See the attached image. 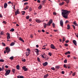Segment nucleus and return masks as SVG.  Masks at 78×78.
I'll use <instances>...</instances> for the list:
<instances>
[{"label":"nucleus","instance_id":"nucleus-28","mask_svg":"<svg viewBox=\"0 0 78 78\" xmlns=\"http://www.w3.org/2000/svg\"><path fill=\"white\" fill-rule=\"evenodd\" d=\"M15 43L14 42H12L10 44V46H13L14 45Z\"/></svg>","mask_w":78,"mask_h":78},{"label":"nucleus","instance_id":"nucleus-10","mask_svg":"<svg viewBox=\"0 0 78 78\" xmlns=\"http://www.w3.org/2000/svg\"><path fill=\"white\" fill-rule=\"evenodd\" d=\"M19 14V9H18L17 10V11L16 12H15V15L16 16H17V14Z\"/></svg>","mask_w":78,"mask_h":78},{"label":"nucleus","instance_id":"nucleus-12","mask_svg":"<svg viewBox=\"0 0 78 78\" xmlns=\"http://www.w3.org/2000/svg\"><path fill=\"white\" fill-rule=\"evenodd\" d=\"M73 43L74 44H75V45L76 46V41H75V40H74L73 41Z\"/></svg>","mask_w":78,"mask_h":78},{"label":"nucleus","instance_id":"nucleus-9","mask_svg":"<svg viewBox=\"0 0 78 78\" xmlns=\"http://www.w3.org/2000/svg\"><path fill=\"white\" fill-rule=\"evenodd\" d=\"M47 65H48V62H45L43 63V66H46Z\"/></svg>","mask_w":78,"mask_h":78},{"label":"nucleus","instance_id":"nucleus-3","mask_svg":"<svg viewBox=\"0 0 78 78\" xmlns=\"http://www.w3.org/2000/svg\"><path fill=\"white\" fill-rule=\"evenodd\" d=\"M6 72L5 74V76H7L8 75H9V73H10V72H11V70L9 69L6 71Z\"/></svg>","mask_w":78,"mask_h":78},{"label":"nucleus","instance_id":"nucleus-23","mask_svg":"<svg viewBox=\"0 0 78 78\" xmlns=\"http://www.w3.org/2000/svg\"><path fill=\"white\" fill-rule=\"evenodd\" d=\"M12 71L13 73H15V72L16 71V69H13L12 70Z\"/></svg>","mask_w":78,"mask_h":78},{"label":"nucleus","instance_id":"nucleus-6","mask_svg":"<svg viewBox=\"0 0 78 78\" xmlns=\"http://www.w3.org/2000/svg\"><path fill=\"white\" fill-rule=\"evenodd\" d=\"M22 69L25 72H27V70H28V69L27 68V67H25V66H24L22 67Z\"/></svg>","mask_w":78,"mask_h":78},{"label":"nucleus","instance_id":"nucleus-29","mask_svg":"<svg viewBox=\"0 0 78 78\" xmlns=\"http://www.w3.org/2000/svg\"><path fill=\"white\" fill-rule=\"evenodd\" d=\"M73 24H74V25H76V26L77 25V24H76V21H75V22H74L73 23Z\"/></svg>","mask_w":78,"mask_h":78},{"label":"nucleus","instance_id":"nucleus-25","mask_svg":"<svg viewBox=\"0 0 78 78\" xmlns=\"http://www.w3.org/2000/svg\"><path fill=\"white\" fill-rule=\"evenodd\" d=\"M64 0L65 1H66L67 4H68V3H69V0Z\"/></svg>","mask_w":78,"mask_h":78},{"label":"nucleus","instance_id":"nucleus-5","mask_svg":"<svg viewBox=\"0 0 78 78\" xmlns=\"http://www.w3.org/2000/svg\"><path fill=\"white\" fill-rule=\"evenodd\" d=\"M60 26L62 27H64V26H63V21H62V20H61L60 21Z\"/></svg>","mask_w":78,"mask_h":78},{"label":"nucleus","instance_id":"nucleus-1","mask_svg":"<svg viewBox=\"0 0 78 78\" xmlns=\"http://www.w3.org/2000/svg\"><path fill=\"white\" fill-rule=\"evenodd\" d=\"M62 16L65 19H67L68 18V16H69V13L70 12L67 10L64 9H62Z\"/></svg>","mask_w":78,"mask_h":78},{"label":"nucleus","instance_id":"nucleus-34","mask_svg":"<svg viewBox=\"0 0 78 78\" xmlns=\"http://www.w3.org/2000/svg\"><path fill=\"white\" fill-rule=\"evenodd\" d=\"M14 31V29H11L10 30V31Z\"/></svg>","mask_w":78,"mask_h":78},{"label":"nucleus","instance_id":"nucleus-48","mask_svg":"<svg viewBox=\"0 0 78 78\" xmlns=\"http://www.w3.org/2000/svg\"><path fill=\"white\" fill-rule=\"evenodd\" d=\"M1 35H2V34H3V32L2 31L1 32Z\"/></svg>","mask_w":78,"mask_h":78},{"label":"nucleus","instance_id":"nucleus-64","mask_svg":"<svg viewBox=\"0 0 78 78\" xmlns=\"http://www.w3.org/2000/svg\"><path fill=\"white\" fill-rule=\"evenodd\" d=\"M0 17L1 18H2V15H1V14H0Z\"/></svg>","mask_w":78,"mask_h":78},{"label":"nucleus","instance_id":"nucleus-44","mask_svg":"<svg viewBox=\"0 0 78 78\" xmlns=\"http://www.w3.org/2000/svg\"><path fill=\"white\" fill-rule=\"evenodd\" d=\"M2 45H3V46H5L6 45L4 43H2Z\"/></svg>","mask_w":78,"mask_h":78},{"label":"nucleus","instance_id":"nucleus-63","mask_svg":"<svg viewBox=\"0 0 78 78\" xmlns=\"http://www.w3.org/2000/svg\"><path fill=\"white\" fill-rule=\"evenodd\" d=\"M4 69L5 68H4V67L3 66L2 67V70H4Z\"/></svg>","mask_w":78,"mask_h":78},{"label":"nucleus","instance_id":"nucleus-35","mask_svg":"<svg viewBox=\"0 0 78 78\" xmlns=\"http://www.w3.org/2000/svg\"><path fill=\"white\" fill-rule=\"evenodd\" d=\"M55 68L57 69H59V66H55Z\"/></svg>","mask_w":78,"mask_h":78},{"label":"nucleus","instance_id":"nucleus-11","mask_svg":"<svg viewBox=\"0 0 78 78\" xmlns=\"http://www.w3.org/2000/svg\"><path fill=\"white\" fill-rule=\"evenodd\" d=\"M7 39H10V34H9V33H7Z\"/></svg>","mask_w":78,"mask_h":78},{"label":"nucleus","instance_id":"nucleus-33","mask_svg":"<svg viewBox=\"0 0 78 78\" xmlns=\"http://www.w3.org/2000/svg\"><path fill=\"white\" fill-rule=\"evenodd\" d=\"M52 26H53V28H55V23H52Z\"/></svg>","mask_w":78,"mask_h":78},{"label":"nucleus","instance_id":"nucleus-13","mask_svg":"<svg viewBox=\"0 0 78 78\" xmlns=\"http://www.w3.org/2000/svg\"><path fill=\"white\" fill-rule=\"evenodd\" d=\"M8 6V4L7 3H5L4 4V8H7V6Z\"/></svg>","mask_w":78,"mask_h":78},{"label":"nucleus","instance_id":"nucleus-62","mask_svg":"<svg viewBox=\"0 0 78 78\" xmlns=\"http://www.w3.org/2000/svg\"><path fill=\"white\" fill-rule=\"evenodd\" d=\"M8 4H11V1H9V2H8Z\"/></svg>","mask_w":78,"mask_h":78},{"label":"nucleus","instance_id":"nucleus-43","mask_svg":"<svg viewBox=\"0 0 78 78\" xmlns=\"http://www.w3.org/2000/svg\"><path fill=\"white\" fill-rule=\"evenodd\" d=\"M62 41L63 42H64L65 41V38L64 37L63 38Z\"/></svg>","mask_w":78,"mask_h":78},{"label":"nucleus","instance_id":"nucleus-27","mask_svg":"<svg viewBox=\"0 0 78 78\" xmlns=\"http://www.w3.org/2000/svg\"><path fill=\"white\" fill-rule=\"evenodd\" d=\"M21 12L22 13V15H24L25 14V11H23Z\"/></svg>","mask_w":78,"mask_h":78},{"label":"nucleus","instance_id":"nucleus-32","mask_svg":"<svg viewBox=\"0 0 78 78\" xmlns=\"http://www.w3.org/2000/svg\"><path fill=\"white\" fill-rule=\"evenodd\" d=\"M63 67L64 68H66V69H67V66L66 65V64H64L63 65Z\"/></svg>","mask_w":78,"mask_h":78},{"label":"nucleus","instance_id":"nucleus-46","mask_svg":"<svg viewBox=\"0 0 78 78\" xmlns=\"http://www.w3.org/2000/svg\"><path fill=\"white\" fill-rule=\"evenodd\" d=\"M42 3H45V0L42 1Z\"/></svg>","mask_w":78,"mask_h":78},{"label":"nucleus","instance_id":"nucleus-38","mask_svg":"<svg viewBox=\"0 0 78 78\" xmlns=\"http://www.w3.org/2000/svg\"><path fill=\"white\" fill-rule=\"evenodd\" d=\"M48 55H49V56H51V55H52L51 53V52H49L48 53Z\"/></svg>","mask_w":78,"mask_h":78},{"label":"nucleus","instance_id":"nucleus-42","mask_svg":"<svg viewBox=\"0 0 78 78\" xmlns=\"http://www.w3.org/2000/svg\"><path fill=\"white\" fill-rule=\"evenodd\" d=\"M65 47H67V46H68V44H65Z\"/></svg>","mask_w":78,"mask_h":78},{"label":"nucleus","instance_id":"nucleus-2","mask_svg":"<svg viewBox=\"0 0 78 78\" xmlns=\"http://www.w3.org/2000/svg\"><path fill=\"white\" fill-rule=\"evenodd\" d=\"M5 49L6 50L5 51H4V53L5 54L6 53H9V51H10V49L8 47H7L5 48Z\"/></svg>","mask_w":78,"mask_h":78},{"label":"nucleus","instance_id":"nucleus-21","mask_svg":"<svg viewBox=\"0 0 78 78\" xmlns=\"http://www.w3.org/2000/svg\"><path fill=\"white\" fill-rule=\"evenodd\" d=\"M22 61L23 62H25L26 61V59H23V58L22 59Z\"/></svg>","mask_w":78,"mask_h":78},{"label":"nucleus","instance_id":"nucleus-59","mask_svg":"<svg viewBox=\"0 0 78 78\" xmlns=\"http://www.w3.org/2000/svg\"><path fill=\"white\" fill-rule=\"evenodd\" d=\"M5 68H8V66L6 65L5 66Z\"/></svg>","mask_w":78,"mask_h":78},{"label":"nucleus","instance_id":"nucleus-53","mask_svg":"<svg viewBox=\"0 0 78 78\" xmlns=\"http://www.w3.org/2000/svg\"><path fill=\"white\" fill-rule=\"evenodd\" d=\"M53 14L54 15H56V12H53Z\"/></svg>","mask_w":78,"mask_h":78},{"label":"nucleus","instance_id":"nucleus-36","mask_svg":"<svg viewBox=\"0 0 78 78\" xmlns=\"http://www.w3.org/2000/svg\"><path fill=\"white\" fill-rule=\"evenodd\" d=\"M51 70H55V69L54 67H52L51 68Z\"/></svg>","mask_w":78,"mask_h":78},{"label":"nucleus","instance_id":"nucleus-60","mask_svg":"<svg viewBox=\"0 0 78 78\" xmlns=\"http://www.w3.org/2000/svg\"><path fill=\"white\" fill-rule=\"evenodd\" d=\"M73 27L74 28V29H75V27L73 25Z\"/></svg>","mask_w":78,"mask_h":78},{"label":"nucleus","instance_id":"nucleus-39","mask_svg":"<svg viewBox=\"0 0 78 78\" xmlns=\"http://www.w3.org/2000/svg\"><path fill=\"white\" fill-rule=\"evenodd\" d=\"M4 61H5V60L2 59H0V62H4Z\"/></svg>","mask_w":78,"mask_h":78},{"label":"nucleus","instance_id":"nucleus-26","mask_svg":"<svg viewBox=\"0 0 78 78\" xmlns=\"http://www.w3.org/2000/svg\"><path fill=\"white\" fill-rule=\"evenodd\" d=\"M37 60L38 62H41V61L40 60V59H39V58H37Z\"/></svg>","mask_w":78,"mask_h":78},{"label":"nucleus","instance_id":"nucleus-30","mask_svg":"<svg viewBox=\"0 0 78 78\" xmlns=\"http://www.w3.org/2000/svg\"><path fill=\"white\" fill-rule=\"evenodd\" d=\"M14 58V57L12 56L9 58L10 59H11V60H12Z\"/></svg>","mask_w":78,"mask_h":78},{"label":"nucleus","instance_id":"nucleus-20","mask_svg":"<svg viewBox=\"0 0 78 78\" xmlns=\"http://www.w3.org/2000/svg\"><path fill=\"white\" fill-rule=\"evenodd\" d=\"M48 76V74L44 75V78H47V76Z\"/></svg>","mask_w":78,"mask_h":78},{"label":"nucleus","instance_id":"nucleus-4","mask_svg":"<svg viewBox=\"0 0 78 78\" xmlns=\"http://www.w3.org/2000/svg\"><path fill=\"white\" fill-rule=\"evenodd\" d=\"M53 22V21L52 20H49V22L47 23V26H50V25Z\"/></svg>","mask_w":78,"mask_h":78},{"label":"nucleus","instance_id":"nucleus-54","mask_svg":"<svg viewBox=\"0 0 78 78\" xmlns=\"http://www.w3.org/2000/svg\"><path fill=\"white\" fill-rule=\"evenodd\" d=\"M28 8H29V7L28 6H27L26 7V9H28Z\"/></svg>","mask_w":78,"mask_h":78},{"label":"nucleus","instance_id":"nucleus-41","mask_svg":"<svg viewBox=\"0 0 78 78\" xmlns=\"http://www.w3.org/2000/svg\"><path fill=\"white\" fill-rule=\"evenodd\" d=\"M2 23H4V24H6V22L5 21H3Z\"/></svg>","mask_w":78,"mask_h":78},{"label":"nucleus","instance_id":"nucleus-56","mask_svg":"<svg viewBox=\"0 0 78 78\" xmlns=\"http://www.w3.org/2000/svg\"><path fill=\"white\" fill-rule=\"evenodd\" d=\"M16 6V5H15L14 6H13V8L14 9V10H16V9H15V6Z\"/></svg>","mask_w":78,"mask_h":78},{"label":"nucleus","instance_id":"nucleus-52","mask_svg":"<svg viewBox=\"0 0 78 78\" xmlns=\"http://www.w3.org/2000/svg\"><path fill=\"white\" fill-rule=\"evenodd\" d=\"M37 2H38V3H41V1H40V0H37Z\"/></svg>","mask_w":78,"mask_h":78},{"label":"nucleus","instance_id":"nucleus-31","mask_svg":"<svg viewBox=\"0 0 78 78\" xmlns=\"http://www.w3.org/2000/svg\"><path fill=\"white\" fill-rule=\"evenodd\" d=\"M67 60L66 59H65V60L64 61V63H67Z\"/></svg>","mask_w":78,"mask_h":78},{"label":"nucleus","instance_id":"nucleus-40","mask_svg":"<svg viewBox=\"0 0 78 78\" xmlns=\"http://www.w3.org/2000/svg\"><path fill=\"white\" fill-rule=\"evenodd\" d=\"M29 16H26V18L27 20L29 19Z\"/></svg>","mask_w":78,"mask_h":78},{"label":"nucleus","instance_id":"nucleus-7","mask_svg":"<svg viewBox=\"0 0 78 78\" xmlns=\"http://www.w3.org/2000/svg\"><path fill=\"white\" fill-rule=\"evenodd\" d=\"M51 48H52V49H55L56 48H55V46L53 45V44H51Z\"/></svg>","mask_w":78,"mask_h":78},{"label":"nucleus","instance_id":"nucleus-18","mask_svg":"<svg viewBox=\"0 0 78 78\" xmlns=\"http://www.w3.org/2000/svg\"><path fill=\"white\" fill-rule=\"evenodd\" d=\"M68 54H70V52L68 51L67 52H66L65 53V55H67Z\"/></svg>","mask_w":78,"mask_h":78},{"label":"nucleus","instance_id":"nucleus-50","mask_svg":"<svg viewBox=\"0 0 78 78\" xmlns=\"http://www.w3.org/2000/svg\"><path fill=\"white\" fill-rule=\"evenodd\" d=\"M69 42V40H67L65 41V42H66V43H68V42Z\"/></svg>","mask_w":78,"mask_h":78},{"label":"nucleus","instance_id":"nucleus-51","mask_svg":"<svg viewBox=\"0 0 78 78\" xmlns=\"http://www.w3.org/2000/svg\"><path fill=\"white\" fill-rule=\"evenodd\" d=\"M73 76H75V73H74L72 75Z\"/></svg>","mask_w":78,"mask_h":78},{"label":"nucleus","instance_id":"nucleus-49","mask_svg":"<svg viewBox=\"0 0 78 78\" xmlns=\"http://www.w3.org/2000/svg\"><path fill=\"white\" fill-rule=\"evenodd\" d=\"M41 55V57H42V58H45V57L44 58V56H43V55Z\"/></svg>","mask_w":78,"mask_h":78},{"label":"nucleus","instance_id":"nucleus-17","mask_svg":"<svg viewBox=\"0 0 78 78\" xmlns=\"http://www.w3.org/2000/svg\"><path fill=\"white\" fill-rule=\"evenodd\" d=\"M16 69L17 70H20V66H19V65H18L16 66Z\"/></svg>","mask_w":78,"mask_h":78},{"label":"nucleus","instance_id":"nucleus-16","mask_svg":"<svg viewBox=\"0 0 78 78\" xmlns=\"http://www.w3.org/2000/svg\"><path fill=\"white\" fill-rule=\"evenodd\" d=\"M17 78H24V77L23 76H17Z\"/></svg>","mask_w":78,"mask_h":78},{"label":"nucleus","instance_id":"nucleus-57","mask_svg":"<svg viewBox=\"0 0 78 78\" xmlns=\"http://www.w3.org/2000/svg\"><path fill=\"white\" fill-rule=\"evenodd\" d=\"M62 74H64V71H62Z\"/></svg>","mask_w":78,"mask_h":78},{"label":"nucleus","instance_id":"nucleus-15","mask_svg":"<svg viewBox=\"0 0 78 78\" xmlns=\"http://www.w3.org/2000/svg\"><path fill=\"white\" fill-rule=\"evenodd\" d=\"M19 40L20 41H22L23 42H24V41L23 40V39L21 37H20L19 38Z\"/></svg>","mask_w":78,"mask_h":78},{"label":"nucleus","instance_id":"nucleus-58","mask_svg":"<svg viewBox=\"0 0 78 78\" xmlns=\"http://www.w3.org/2000/svg\"><path fill=\"white\" fill-rule=\"evenodd\" d=\"M27 4H28L27 2H26V3H24V5H27Z\"/></svg>","mask_w":78,"mask_h":78},{"label":"nucleus","instance_id":"nucleus-55","mask_svg":"<svg viewBox=\"0 0 78 78\" xmlns=\"http://www.w3.org/2000/svg\"><path fill=\"white\" fill-rule=\"evenodd\" d=\"M42 31L43 33H44V32H45V30H44V29H42Z\"/></svg>","mask_w":78,"mask_h":78},{"label":"nucleus","instance_id":"nucleus-37","mask_svg":"<svg viewBox=\"0 0 78 78\" xmlns=\"http://www.w3.org/2000/svg\"><path fill=\"white\" fill-rule=\"evenodd\" d=\"M41 8H42V6L41 5H40V6H39L38 7V9H41Z\"/></svg>","mask_w":78,"mask_h":78},{"label":"nucleus","instance_id":"nucleus-8","mask_svg":"<svg viewBox=\"0 0 78 78\" xmlns=\"http://www.w3.org/2000/svg\"><path fill=\"white\" fill-rule=\"evenodd\" d=\"M36 21L37 23H41V22H43V21H41L40 20H36Z\"/></svg>","mask_w":78,"mask_h":78},{"label":"nucleus","instance_id":"nucleus-47","mask_svg":"<svg viewBox=\"0 0 78 78\" xmlns=\"http://www.w3.org/2000/svg\"><path fill=\"white\" fill-rule=\"evenodd\" d=\"M76 36L77 37H78V33L76 34H75Z\"/></svg>","mask_w":78,"mask_h":78},{"label":"nucleus","instance_id":"nucleus-19","mask_svg":"<svg viewBox=\"0 0 78 78\" xmlns=\"http://www.w3.org/2000/svg\"><path fill=\"white\" fill-rule=\"evenodd\" d=\"M35 51L37 53H38L39 52V50L38 49H36L35 50Z\"/></svg>","mask_w":78,"mask_h":78},{"label":"nucleus","instance_id":"nucleus-61","mask_svg":"<svg viewBox=\"0 0 78 78\" xmlns=\"http://www.w3.org/2000/svg\"><path fill=\"white\" fill-rule=\"evenodd\" d=\"M36 47H37V48H38V47H39V45H36Z\"/></svg>","mask_w":78,"mask_h":78},{"label":"nucleus","instance_id":"nucleus-45","mask_svg":"<svg viewBox=\"0 0 78 78\" xmlns=\"http://www.w3.org/2000/svg\"><path fill=\"white\" fill-rule=\"evenodd\" d=\"M27 51H28V52H30V50L28 48L27 50Z\"/></svg>","mask_w":78,"mask_h":78},{"label":"nucleus","instance_id":"nucleus-22","mask_svg":"<svg viewBox=\"0 0 78 78\" xmlns=\"http://www.w3.org/2000/svg\"><path fill=\"white\" fill-rule=\"evenodd\" d=\"M30 52H28L27 53V52H26V56H28V55H30Z\"/></svg>","mask_w":78,"mask_h":78},{"label":"nucleus","instance_id":"nucleus-24","mask_svg":"<svg viewBox=\"0 0 78 78\" xmlns=\"http://www.w3.org/2000/svg\"><path fill=\"white\" fill-rule=\"evenodd\" d=\"M67 29L68 30L70 29V25H69V24L67 25Z\"/></svg>","mask_w":78,"mask_h":78},{"label":"nucleus","instance_id":"nucleus-14","mask_svg":"<svg viewBox=\"0 0 78 78\" xmlns=\"http://www.w3.org/2000/svg\"><path fill=\"white\" fill-rule=\"evenodd\" d=\"M44 24V28H46V26H47V23L46 24L45 23H43Z\"/></svg>","mask_w":78,"mask_h":78}]
</instances>
